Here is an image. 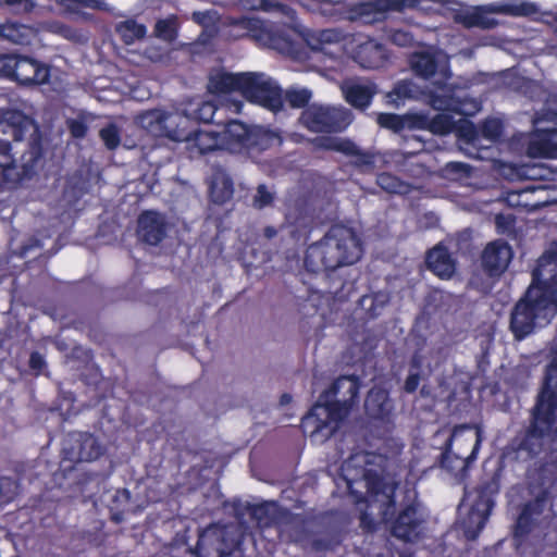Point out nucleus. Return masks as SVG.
<instances>
[{
	"mask_svg": "<svg viewBox=\"0 0 557 557\" xmlns=\"http://www.w3.org/2000/svg\"><path fill=\"white\" fill-rule=\"evenodd\" d=\"M512 256L510 245L505 240L496 239L484 248L482 267L490 276H499L507 270Z\"/></svg>",
	"mask_w": 557,
	"mask_h": 557,
	"instance_id": "17",
	"label": "nucleus"
},
{
	"mask_svg": "<svg viewBox=\"0 0 557 557\" xmlns=\"http://www.w3.org/2000/svg\"><path fill=\"white\" fill-rule=\"evenodd\" d=\"M363 479L366 481L367 492L371 497L385 498L383 508L395 507V488L396 485H389L383 475L375 470H363Z\"/></svg>",
	"mask_w": 557,
	"mask_h": 557,
	"instance_id": "24",
	"label": "nucleus"
},
{
	"mask_svg": "<svg viewBox=\"0 0 557 557\" xmlns=\"http://www.w3.org/2000/svg\"><path fill=\"white\" fill-rule=\"evenodd\" d=\"M7 485L10 486L11 481L5 478L0 479V505L8 504L13 499V495L9 493Z\"/></svg>",
	"mask_w": 557,
	"mask_h": 557,
	"instance_id": "58",
	"label": "nucleus"
},
{
	"mask_svg": "<svg viewBox=\"0 0 557 557\" xmlns=\"http://www.w3.org/2000/svg\"><path fill=\"white\" fill-rule=\"evenodd\" d=\"M332 396L321 397L311 407L309 412L302 418L301 425L307 432L309 428L310 435L313 436L327 430L325 434L327 437L332 435L335 428L331 425L332 422H339L348 413L350 409H345L344 400H330Z\"/></svg>",
	"mask_w": 557,
	"mask_h": 557,
	"instance_id": "11",
	"label": "nucleus"
},
{
	"mask_svg": "<svg viewBox=\"0 0 557 557\" xmlns=\"http://www.w3.org/2000/svg\"><path fill=\"white\" fill-rule=\"evenodd\" d=\"M311 91L309 89L302 88V89H288L285 92V99L287 103L295 109H306L309 107V101L311 99Z\"/></svg>",
	"mask_w": 557,
	"mask_h": 557,
	"instance_id": "35",
	"label": "nucleus"
},
{
	"mask_svg": "<svg viewBox=\"0 0 557 557\" xmlns=\"http://www.w3.org/2000/svg\"><path fill=\"white\" fill-rule=\"evenodd\" d=\"M361 386L360 377L352 375H341L337 377L330 388L325 389L321 397L341 396L344 400L345 409H351L359 399V391Z\"/></svg>",
	"mask_w": 557,
	"mask_h": 557,
	"instance_id": "20",
	"label": "nucleus"
},
{
	"mask_svg": "<svg viewBox=\"0 0 557 557\" xmlns=\"http://www.w3.org/2000/svg\"><path fill=\"white\" fill-rule=\"evenodd\" d=\"M42 247L40 240L36 237H29L15 253L21 258H26L32 250L40 249Z\"/></svg>",
	"mask_w": 557,
	"mask_h": 557,
	"instance_id": "53",
	"label": "nucleus"
},
{
	"mask_svg": "<svg viewBox=\"0 0 557 557\" xmlns=\"http://www.w3.org/2000/svg\"><path fill=\"white\" fill-rule=\"evenodd\" d=\"M504 125L498 119H486L480 126V133L485 139L496 141L503 135Z\"/></svg>",
	"mask_w": 557,
	"mask_h": 557,
	"instance_id": "38",
	"label": "nucleus"
},
{
	"mask_svg": "<svg viewBox=\"0 0 557 557\" xmlns=\"http://www.w3.org/2000/svg\"><path fill=\"white\" fill-rule=\"evenodd\" d=\"M354 60L363 69H377L383 64V46L374 40L360 44L354 54Z\"/></svg>",
	"mask_w": 557,
	"mask_h": 557,
	"instance_id": "25",
	"label": "nucleus"
},
{
	"mask_svg": "<svg viewBox=\"0 0 557 557\" xmlns=\"http://www.w3.org/2000/svg\"><path fill=\"white\" fill-rule=\"evenodd\" d=\"M535 189L536 188L534 186H528L525 188H522L519 191H510V193H508V195L506 197V201L511 207H519V206H521L519 198L523 194L529 193V191H534Z\"/></svg>",
	"mask_w": 557,
	"mask_h": 557,
	"instance_id": "56",
	"label": "nucleus"
},
{
	"mask_svg": "<svg viewBox=\"0 0 557 557\" xmlns=\"http://www.w3.org/2000/svg\"><path fill=\"white\" fill-rule=\"evenodd\" d=\"M50 67L29 57L18 55L13 81L20 85H42L49 82Z\"/></svg>",
	"mask_w": 557,
	"mask_h": 557,
	"instance_id": "19",
	"label": "nucleus"
},
{
	"mask_svg": "<svg viewBox=\"0 0 557 557\" xmlns=\"http://www.w3.org/2000/svg\"><path fill=\"white\" fill-rule=\"evenodd\" d=\"M297 2L307 12L318 14L320 0H297Z\"/></svg>",
	"mask_w": 557,
	"mask_h": 557,
	"instance_id": "63",
	"label": "nucleus"
},
{
	"mask_svg": "<svg viewBox=\"0 0 557 557\" xmlns=\"http://www.w3.org/2000/svg\"><path fill=\"white\" fill-rule=\"evenodd\" d=\"M376 184L381 189L388 194L406 195L410 190L409 184L388 172L377 174Z\"/></svg>",
	"mask_w": 557,
	"mask_h": 557,
	"instance_id": "32",
	"label": "nucleus"
},
{
	"mask_svg": "<svg viewBox=\"0 0 557 557\" xmlns=\"http://www.w3.org/2000/svg\"><path fill=\"white\" fill-rule=\"evenodd\" d=\"M382 521L391 535L404 543H417L425 536L428 515L414 496L395 507L381 508Z\"/></svg>",
	"mask_w": 557,
	"mask_h": 557,
	"instance_id": "6",
	"label": "nucleus"
},
{
	"mask_svg": "<svg viewBox=\"0 0 557 557\" xmlns=\"http://www.w3.org/2000/svg\"><path fill=\"white\" fill-rule=\"evenodd\" d=\"M66 126L71 136L75 139H82L87 135L88 126L82 119H69Z\"/></svg>",
	"mask_w": 557,
	"mask_h": 557,
	"instance_id": "45",
	"label": "nucleus"
},
{
	"mask_svg": "<svg viewBox=\"0 0 557 557\" xmlns=\"http://www.w3.org/2000/svg\"><path fill=\"white\" fill-rule=\"evenodd\" d=\"M527 153L531 158H556L557 127L539 131L535 137L529 141Z\"/></svg>",
	"mask_w": 557,
	"mask_h": 557,
	"instance_id": "22",
	"label": "nucleus"
},
{
	"mask_svg": "<svg viewBox=\"0 0 557 557\" xmlns=\"http://www.w3.org/2000/svg\"><path fill=\"white\" fill-rule=\"evenodd\" d=\"M352 164L356 168H373L374 166V154L368 151H363L358 148V152L354 154Z\"/></svg>",
	"mask_w": 557,
	"mask_h": 557,
	"instance_id": "48",
	"label": "nucleus"
},
{
	"mask_svg": "<svg viewBox=\"0 0 557 557\" xmlns=\"http://www.w3.org/2000/svg\"><path fill=\"white\" fill-rule=\"evenodd\" d=\"M483 442V430L479 424L463 423L453 428L438 458L440 467L447 472L463 476L478 459Z\"/></svg>",
	"mask_w": 557,
	"mask_h": 557,
	"instance_id": "5",
	"label": "nucleus"
},
{
	"mask_svg": "<svg viewBox=\"0 0 557 557\" xmlns=\"http://www.w3.org/2000/svg\"><path fill=\"white\" fill-rule=\"evenodd\" d=\"M219 112L216 106L211 101H202L198 104L197 109L194 112L195 120L202 123H212L218 127L221 125V122L214 120L215 114Z\"/></svg>",
	"mask_w": 557,
	"mask_h": 557,
	"instance_id": "36",
	"label": "nucleus"
},
{
	"mask_svg": "<svg viewBox=\"0 0 557 557\" xmlns=\"http://www.w3.org/2000/svg\"><path fill=\"white\" fill-rule=\"evenodd\" d=\"M339 4V1L320 0L318 14H320L323 17L338 20L342 17V12L337 8Z\"/></svg>",
	"mask_w": 557,
	"mask_h": 557,
	"instance_id": "42",
	"label": "nucleus"
},
{
	"mask_svg": "<svg viewBox=\"0 0 557 557\" xmlns=\"http://www.w3.org/2000/svg\"><path fill=\"white\" fill-rule=\"evenodd\" d=\"M156 32L159 36L173 38L175 36L174 23L170 20H160L156 24Z\"/></svg>",
	"mask_w": 557,
	"mask_h": 557,
	"instance_id": "52",
	"label": "nucleus"
},
{
	"mask_svg": "<svg viewBox=\"0 0 557 557\" xmlns=\"http://www.w3.org/2000/svg\"><path fill=\"white\" fill-rule=\"evenodd\" d=\"M537 5L528 1H521L520 3L508 5V13L516 16H529L537 13Z\"/></svg>",
	"mask_w": 557,
	"mask_h": 557,
	"instance_id": "43",
	"label": "nucleus"
},
{
	"mask_svg": "<svg viewBox=\"0 0 557 557\" xmlns=\"http://www.w3.org/2000/svg\"><path fill=\"white\" fill-rule=\"evenodd\" d=\"M557 315V250L544 252L531 273V283L513 305L509 330L523 341L546 327Z\"/></svg>",
	"mask_w": 557,
	"mask_h": 557,
	"instance_id": "1",
	"label": "nucleus"
},
{
	"mask_svg": "<svg viewBox=\"0 0 557 557\" xmlns=\"http://www.w3.org/2000/svg\"><path fill=\"white\" fill-rule=\"evenodd\" d=\"M469 25L482 26L484 28H490V27L494 26V23L486 21L482 15H473L470 18Z\"/></svg>",
	"mask_w": 557,
	"mask_h": 557,
	"instance_id": "64",
	"label": "nucleus"
},
{
	"mask_svg": "<svg viewBox=\"0 0 557 557\" xmlns=\"http://www.w3.org/2000/svg\"><path fill=\"white\" fill-rule=\"evenodd\" d=\"M18 64V55L0 54V76L13 81L15 66Z\"/></svg>",
	"mask_w": 557,
	"mask_h": 557,
	"instance_id": "41",
	"label": "nucleus"
},
{
	"mask_svg": "<svg viewBox=\"0 0 557 557\" xmlns=\"http://www.w3.org/2000/svg\"><path fill=\"white\" fill-rule=\"evenodd\" d=\"M166 232L168 223L161 213L147 210L138 216L137 236L143 243L157 246L165 238Z\"/></svg>",
	"mask_w": 557,
	"mask_h": 557,
	"instance_id": "18",
	"label": "nucleus"
},
{
	"mask_svg": "<svg viewBox=\"0 0 557 557\" xmlns=\"http://www.w3.org/2000/svg\"><path fill=\"white\" fill-rule=\"evenodd\" d=\"M360 527L370 532L376 529L373 518L366 511L360 515Z\"/></svg>",
	"mask_w": 557,
	"mask_h": 557,
	"instance_id": "62",
	"label": "nucleus"
},
{
	"mask_svg": "<svg viewBox=\"0 0 557 557\" xmlns=\"http://www.w3.org/2000/svg\"><path fill=\"white\" fill-rule=\"evenodd\" d=\"M246 73L219 72L209 78V88L215 94L237 91L242 95Z\"/></svg>",
	"mask_w": 557,
	"mask_h": 557,
	"instance_id": "26",
	"label": "nucleus"
},
{
	"mask_svg": "<svg viewBox=\"0 0 557 557\" xmlns=\"http://www.w3.org/2000/svg\"><path fill=\"white\" fill-rule=\"evenodd\" d=\"M412 37L408 32L395 30L392 35V40L398 46H406L411 41Z\"/></svg>",
	"mask_w": 557,
	"mask_h": 557,
	"instance_id": "60",
	"label": "nucleus"
},
{
	"mask_svg": "<svg viewBox=\"0 0 557 557\" xmlns=\"http://www.w3.org/2000/svg\"><path fill=\"white\" fill-rule=\"evenodd\" d=\"M119 35L125 44H132L136 39L144 38L146 35V26L134 20H127L120 23L116 27Z\"/></svg>",
	"mask_w": 557,
	"mask_h": 557,
	"instance_id": "33",
	"label": "nucleus"
},
{
	"mask_svg": "<svg viewBox=\"0 0 557 557\" xmlns=\"http://www.w3.org/2000/svg\"><path fill=\"white\" fill-rule=\"evenodd\" d=\"M425 263L428 269L442 280L450 278L456 271V261L449 250L442 245L428 251Z\"/></svg>",
	"mask_w": 557,
	"mask_h": 557,
	"instance_id": "21",
	"label": "nucleus"
},
{
	"mask_svg": "<svg viewBox=\"0 0 557 557\" xmlns=\"http://www.w3.org/2000/svg\"><path fill=\"white\" fill-rule=\"evenodd\" d=\"M410 66L417 76L429 79L436 74L438 70V60L435 53L419 51L411 55Z\"/></svg>",
	"mask_w": 557,
	"mask_h": 557,
	"instance_id": "28",
	"label": "nucleus"
},
{
	"mask_svg": "<svg viewBox=\"0 0 557 557\" xmlns=\"http://www.w3.org/2000/svg\"><path fill=\"white\" fill-rule=\"evenodd\" d=\"M222 129L219 131L223 147L232 148H255L258 146V134L239 120H230L221 123Z\"/></svg>",
	"mask_w": 557,
	"mask_h": 557,
	"instance_id": "16",
	"label": "nucleus"
},
{
	"mask_svg": "<svg viewBox=\"0 0 557 557\" xmlns=\"http://www.w3.org/2000/svg\"><path fill=\"white\" fill-rule=\"evenodd\" d=\"M394 405L389 397V393L382 388L372 387L364 400V413L371 428L375 429L377 437H384L391 433L393 421Z\"/></svg>",
	"mask_w": 557,
	"mask_h": 557,
	"instance_id": "13",
	"label": "nucleus"
},
{
	"mask_svg": "<svg viewBox=\"0 0 557 557\" xmlns=\"http://www.w3.org/2000/svg\"><path fill=\"white\" fill-rule=\"evenodd\" d=\"M243 535L233 524H211L203 529L193 549L196 557H227L240 549Z\"/></svg>",
	"mask_w": 557,
	"mask_h": 557,
	"instance_id": "8",
	"label": "nucleus"
},
{
	"mask_svg": "<svg viewBox=\"0 0 557 557\" xmlns=\"http://www.w3.org/2000/svg\"><path fill=\"white\" fill-rule=\"evenodd\" d=\"M377 123L381 127L392 129L394 132H400L405 126L404 119L395 113H380L377 116Z\"/></svg>",
	"mask_w": 557,
	"mask_h": 557,
	"instance_id": "40",
	"label": "nucleus"
},
{
	"mask_svg": "<svg viewBox=\"0 0 557 557\" xmlns=\"http://www.w3.org/2000/svg\"><path fill=\"white\" fill-rule=\"evenodd\" d=\"M420 367V358L418 356H413L410 361V372L404 383V391L408 394L414 393L419 387L421 381V375L419 373Z\"/></svg>",
	"mask_w": 557,
	"mask_h": 557,
	"instance_id": "37",
	"label": "nucleus"
},
{
	"mask_svg": "<svg viewBox=\"0 0 557 557\" xmlns=\"http://www.w3.org/2000/svg\"><path fill=\"white\" fill-rule=\"evenodd\" d=\"M344 94L346 101L351 107L366 110L377 94V87L375 84H352L344 90Z\"/></svg>",
	"mask_w": 557,
	"mask_h": 557,
	"instance_id": "27",
	"label": "nucleus"
},
{
	"mask_svg": "<svg viewBox=\"0 0 557 557\" xmlns=\"http://www.w3.org/2000/svg\"><path fill=\"white\" fill-rule=\"evenodd\" d=\"M363 256V243L357 233L344 225L332 226L317 243L308 246L304 265L312 274L324 273L329 280V294L337 295L346 287L347 281H336L337 270L357 263Z\"/></svg>",
	"mask_w": 557,
	"mask_h": 557,
	"instance_id": "3",
	"label": "nucleus"
},
{
	"mask_svg": "<svg viewBox=\"0 0 557 557\" xmlns=\"http://www.w3.org/2000/svg\"><path fill=\"white\" fill-rule=\"evenodd\" d=\"M318 33L322 48H324L325 45L336 42L339 39V35L335 29H320Z\"/></svg>",
	"mask_w": 557,
	"mask_h": 557,
	"instance_id": "57",
	"label": "nucleus"
},
{
	"mask_svg": "<svg viewBox=\"0 0 557 557\" xmlns=\"http://www.w3.org/2000/svg\"><path fill=\"white\" fill-rule=\"evenodd\" d=\"M275 7H276V12L286 16L290 22H296L297 13L290 5L282 2L281 4H276Z\"/></svg>",
	"mask_w": 557,
	"mask_h": 557,
	"instance_id": "61",
	"label": "nucleus"
},
{
	"mask_svg": "<svg viewBox=\"0 0 557 557\" xmlns=\"http://www.w3.org/2000/svg\"><path fill=\"white\" fill-rule=\"evenodd\" d=\"M300 124L312 133L337 134L352 122V114L343 107L312 103L302 110Z\"/></svg>",
	"mask_w": 557,
	"mask_h": 557,
	"instance_id": "9",
	"label": "nucleus"
},
{
	"mask_svg": "<svg viewBox=\"0 0 557 557\" xmlns=\"http://www.w3.org/2000/svg\"><path fill=\"white\" fill-rule=\"evenodd\" d=\"M458 135L466 141L473 143L478 138L479 131L472 122L466 121L459 126Z\"/></svg>",
	"mask_w": 557,
	"mask_h": 557,
	"instance_id": "49",
	"label": "nucleus"
},
{
	"mask_svg": "<svg viewBox=\"0 0 557 557\" xmlns=\"http://www.w3.org/2000/svg\"><path fill=\"white\" fill-rule=\"evenodd\" d=\"M304 40H305L306 45L312 51H321V50H323L318 30H308V32H306L304 34Z\"/></svg>",
	"mask_w": 557,
	"mask_h": 557,
	"instance_id": "54",
	"label": "nucleus"
},
{
	"mask_svg": "<svg viewBox=\"0 0 557 557\" xmlns=\"http://www.w3.org/2000/svg\"><path fill=\"white\" fill-rule=\"evenodd\" d=\"M423 0H370L357 2L346 10L345 18L351 22L361 21L372 24L385 18L387 12H404L417 9Z\"/></svg>",
	"mask_w": 557,
	"mask_h": 557,
	"instance_id": "12",
	"label": "nucleus"
},
{
	"mask_svg": "<svg viewBox=\"0 0 557 557\" xmlns=\"http://www.w3.org/2000/svg\"><path fill=\"white\" fill-rule=\"evenodd\" d=\"M315 150L335 151L337 137L320 136L311 140Z\"/></svg>",
	"mask_w": 557,
	"mask_h": 557,
	"instance_id": "47",
	"label": "nucleus"
},
{
	"mask_svg": "<svg viewBox=\"0 0 557 557\" xmlns=\"http://www.w3.org/2000/svg\"><path fill=\"white\" fill-rule=\"evenodd\" d=\"M359 307L364 311L363 319L369 321L380 317L388 304V297L382 293L363 295L359 299Z\"/></svg>",
	"mask_w": 557,
	"mask_h": 557,
	"instance_id": "29",
	"label": "nucleus"
},
{
	"mask_svg": "<svg viewBox=\"0 0 557 557\" xmlns=\"http://www.w3.org/2000/svg\"><path fill=\"white\" fill-rule=\"evenodd\" d=\"M416 85L411 81H399L393 89L386 94V103L398 109L406 100L416 98Z\"/></svg>",
	"mask_w": 557,
	"mask_h": 557,
	"instance_id": "30",
	"label": "nucleus"
},
{
	"mask_svg": "<svg viewBox=\"0 0 557 557\" xmlns=\"http://www.w3.org/2000/svg\"><path fill=\"white\" fill-rule=\"evenodd\" d=\"M59 3H74L84 8L101 9L102 2L99 0H57Z\"/></svg>",
	"mask_w": 557,
	"mask_h": 557,
	"instance_id": "59",
	"label": "nucleus"
},
{
	"mask_svg": "<svg viewBox=\"0 0 557 557\" xmlns=\"http://www.w3.org/2000/svg\"><path fill=\"white\" fill-rule=\"evenodd\" d=\"M28 367L35 376L46 374L47 361L45 357L38 351H32L28 360Z\"/></svg>",
	"mask_w": 557,
	"mask_h": 557,
	"instance_id": "46",
	"label": "nucleus"
},
{
	"mask_svg": "<svg viewBox=\"0 0 557 557\" xmlns=\"http://www.w3.org/2000/svg\"><path fill=\"white\" fill-rule=\"evenodd\" d=\"M453 121L447 115H437L432 120V129L442 134H446L451 131Z\"/></svg>",
	"mask_w": 557,
	"mask_h": 557,
	"instance_id": "51",
	"label": "nucleus"
},
{
	"mask_svg": "<svg viewBox=\"0 0 557 557\" xmlns=\"http://www.w3.org/2000/svg\"><path fill=\"white\" fill-rule=\"evenodd\" d=\"M499 490V478L493 475L480 482L473 490L466 492L465 498L469 502V510L461 521V528L468 541L476 540L484 529Z\"/></svg>",
	"mask_w": 557,
	"mask_h": 557,
	"instance_id": "7",
	"label": "nucleus"
},
{
	"mask_svg": "<svg viewBox=\"0 0 557 557\" xmlns=\"http://www.w3.org/2000/svg\"><path fill=\"white\" fill-rule=\"evenodd\" d=\"M223 147L219 131L199 129L187 138V149L190 154L205 156Z\"/></svg>",
	"mask_w": 557,
	"mask_h": 557,
	"instance_id": "23",
	"label": "nucleus"
},
{
	"mask_svg": "<svg viewBox=\"0 0 557 557\" xmlns=\"http://www.w3.org/2000/svg\"><path fill=\"white\" fill-rule=\"evenodd\" d=\"M62 459L73 463L98 459L103 449L98 440L88 432H70L62 442Z\"/></svg>",
	"mask_w": 557,
	"mask_h": 557,
	"instance_id": "15",
	"label": "nucleus"
},
{
	"mask_svg": "<svg viewBox=\"0 0 557 557\" xmlns=\"http://www.w3.org/2000/svg\"><path fill=\"white\" fill-rule=\"evenodd\" d=\"M42 157V134L32 119L13 111L0 120V187L32 178Z\"/></svg>",
	"mask_w": 557,
	"mask_h": 557,
	"instance_id": "2",
	"label": "nucleus"
},
{
	"mask_svg": "<svg viewBox=\"0 0 557 557\" xmlns=\"http://www.w3.org/2000/svg\"><path fill=\"white\" fill-rule=\"evenodd\" d=\"M552 507L550 493L542 490L534 499L527 502L515 522L512 537L521 545L536 527L544 512Z\"/></svg>",
	"mask_w": 557,
	"mask_h": 557,
	"instance_id": "14",
	"label": "nucleus"
},
{
	"mask_svg": "<svg viewBox=\"0 0 557 557\" xmlns=\"http://www.w3.org/2000/svg\"><path fill=\"white\" fill-rule=\"evenodd\" d=\"M273 194L270 193L265 185L261 184L257 188V193L253 197V207L257 209H263L273 202Z\"/></svg>",
	"mask_w": 557,
	"mask_h": 557,
	"instance_id": "44",
	"label": "nucleus"
},
{
	"mask_svg": "<svg viewBox=\"0 0 557 557\" xmlns=\"http://www.w3.org/2000/svg\"><path fill=\"white\" fill-rule=\"evenodd\" d=\"M545 441H557V348L545 368L519 449L536 456Z\"/></svg>",
	"mask_w": 557,
	"mask_h": 557,
	"instance_id": "4",
	"label": "nucleus"
},
{
	"mask_svg": "<svg viewBox=\"0 0 557 557\" xmlns=\"http://www.w3.org/2000/svg\"><path fill=\"white\" fill-rule=\"evenodd\" d=\"M99 137L103 141L104 146L109 150H114L120 146L121 143V134L119 127L110 123L102 127L99 132Z\"/></svg>",
	"mask_w": 557,
	"mask_h": 557,
	"instance_id": "39",
	"label": "nucleus"
},
{
	"mask_svg": "<svg viewBox=\"0 0 557 557\" xmlns=\"http://www.w3.org/2000/svg\"><path fill=\"white\" fill-rule=\"evenodd\" d=\"M242 96L251 103L259 104L270 111L283 109V90L263 73L247 72Z\"/></svg>",
	"mask_w": 557,
	"mask_h": 557,
	"instance_id": "10",
	"label": "nucleus"
},
{
	"mask_svg": "<svg viewBox=\"0 0 557 557\" xmlns=\"http://www.w3.org/2000/svg\"><path fill=\"white\" fill-rule=\"evenodd\" d=\"M239 24L244 28L255 33L256 36L258 35L257 33L263 30V22L257 17H242Z\"/></svg>",
	"mask_w": 557,
	"mask_h": 557,
	"instance_id": "55",
	"label": "nucleus"
},
{
	"mask_svg": "<svg viewBox=\"0 0 557 557\" xmlns=\"http://www.w3.org/2000/svg\"><path fill=\"white\" fill-rule=\"evenodd\" d=\"M358 146L349 138H337L336 152H341L347 157H354L358 152Z\"/></svg>",
	"mask_w": 557,
	"mask_h": 557,
	"instance_id": "50",
	"label": "nucleus"
},
{
	"mask_svg": "<svg viewBox=\"0 0 557 557\" xmlns=\"http://www.w3.org/2000/svg\"><path fill=\"white\" fill-rule=\"evenodd\" d=\"M233 193V181L227 176L215 178L210 185V199L213 203L224 205L231 200Z\"/></svg>",
	"mask_w": 557,
	"mask_h": 557,
	"instance_id": "31",
	"label": "nucleus"
},
{
	"mask_svg": "<svg viewBox=\"0 0 557 557\" xmlns=\"http://www.w3.org/2000/svg\"><path fill=\"white\" fill-rule=\"evenodd\" d=\"M246 509L251 519L256 520L258 524L268 525L272 520L273 505L270 503L248 504Z\"/></svg>",
	"mask_w": 557,
	"mask_h": 557,
	"instance_id": "34",
	"label": "nucleus"
}]
</instances>
